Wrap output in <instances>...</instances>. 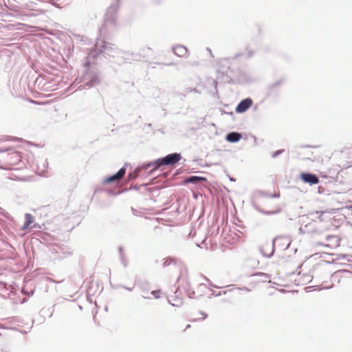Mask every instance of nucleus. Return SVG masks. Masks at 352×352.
I'll return each mask as SVG.
<instances>
[{"instance_id": "nucleus-40", "label": "nucleus", "mask_w": 352, "mask_h": 352, "mask_svg": "<svg viewBox=\"0 0 352 352\" xmlns=\"http://www.w3.org/2000/svg\"><path fill=\"white\" fill-rule=\"evenodd\" d=\"M118 253H119V256H124V254L123 252L124 251V248L122 246H119L118 248Z\"/></svg>"}, {"instance_id": "nucleus-24", "label": "nucleus", "mask_w": 352, "mask_h": 352, "mask_svg": "<svg viewBox=\"0 0 352 352\" xmlns=\"http://www.w3.org/2000/svg\"><path fill=\"white\" fill-rule=\"evenodd\" d=\"M253 207L258 212H260L263 214H265V215H273V214H278L281 212V208H278L276 210H265L262 209L261 208H260L259 206H258L255 204H253Z\"/></svg>"}, {"instance_id": "nucleus-53", "label": "nucleus", "mask_w": 352, "mask_h": 352, "mask_svg": "<svg viewBox=\"0 0 352 352\" xmlns=\"http://www.w3.org/2000/svg\"><path fill=\"white\" fill-rule=\"evenodd\" d=\"M261 107L260 106V104H256L254 106V109L253 110H256L257 109H259Z\"/></svg>"}, {"instance_id": "nucleus-44", "label": "nucleus", "mask_w": 352, "mask_h": 352, "mask_svg": "<svg viewBox=\"0 0 352 352\" xmlns=\"http://www.w3.org/2000/svg\"><path fill=\"white\" fill-rule=\"evenodd\" d=\"M10 140H11L23 141L22 138H16V137H11Z\"/></svg>"}, {"instance_id": "nucleus-29", "label": "nucleus", "mask_w": 352, "mask_h": 352, "mask_svg": "<svg viewBox=\"0 0 352 352\" xmlns=\"http://www.w3.org/2000/svg\"><path fill=\"white\" fill-rule=\"evenodd\" d=\"M173 300V302H172L170 299H168V303L170 304L173 307H179L183 305V299L181 298L175 296Z\"/></svg>"}, {"instance_id": "nucleus-28", "label": "nucleus", "mask_w": 352, "mask_h": 352, "mask_svg": "<svg viewBox=\"0 0 352 352\" xmlns=\"http://www.w3.org/2000/svg\"><path fill=\"white\" fill-rule=\"evenodd\" d=\"M177 261H178V259L175 257L168 256L163 259V267H166L169 266L171 264L176 265L177 263Z\"/></svg>"}, {"instance_id": "nucleus-30", "label": "nucleus", "mask_w": 352, "mask_h": 352, "mask_svg": "<svg viewBox=\"0 0 352 352\" xmlns=\"http://www.w3.org/2000/svg\"><path fill=\"white\" fill-rule=\"evenodd\" d=\"M254 54V52L252 50H249L247 53H238L234 56V58L239 57H244L245 58H250Z\"/></svg>"}, {"instance_id": "nucleus-62", "label": "nucleus", "mask_w": 352, "mask_h": 352, "mask_svg": "<svg viewBox=\"0 0 352 352\" xmlns=\"http://www.w3.org/2000/svg\"><path fill=\"white\" fill-rule=\"evenodd\" d=\"M189 328H190V324H187L186 327V329H189Z\"/></svg>"}, {"instance_id": "nucleus-48", "label": "nucleus", "mask_w": 352, "mask_h": 352, "mask_svg": "<svg viewBox=\"0 0 352 352\" xmlns=\"http://www.w3.org/2000/svg\"><path fill=\"white\" fill-rule=\"evenodd\" d=\"M335 237H336V236H333V235H327V236H326V240H327V241H330V239H333V238H335Z\"/></svg>"}, {"instance_id": "nucleus-12", "label": "nucleus", "mask_w": 352, "mask_h": 352, "mask_svg": "<svg viewBox=\"0 0 352 352\" xmlns=\"http://www.w3.org/2000/svg\"><path fill=\"white\" fill-rule=\"evenodd\" d=\"M252 105L253 100L248 97L241 100L234 107V110H248Z\"/></svg>"}, {"instance_id": "nucleus-23", "label": "nucleus", "mask_w": 352, "mask_h": 352, "mask_svg": "<svg viewBox=\"0 0 352 352\" xmlns=\"http://www.w3.org/2000/svg\"><path fill=\"white\" fill-rule=\"evenodd\" d=\"M116 1H117L116 4L112 5L107 8V14H106L107 16L108 15L109 16V19L111 21H114L113 14L116 12V11L119 8V2L120 0H116Z\"/></svg>"}, {"instance_id": "nucleus-43", "label": "nucleus", "mask_w": 352, "mask_h": 352, "mask_svg": "<svg viewBox=\"0 0 352 352\" xmlns=\"http://www.w3.org/2000/svg\"><path fill=\"white\" fill-rule=\"evenodd\" d=\"M155 64H157V65H163V63H155ZM175 63H165L164 64V65H167V66H170V65H174Z\"/></svg>"}, {"instance_id": "nucleus-45", "label": "nucleus", "mask_w": 352, "mask_h": 352, "mask_svg": "<svg viewBox=\"0 0 352 352\" xmlns=\"http://www.w3.org/2000/svg\"><path fill=\"white\" fill-rule=\"evenodd\" d=\"M124 285H114V286H113V285H111V287H113V288H115V289H118V288H124Z\"/></svg>"}, {"instance_id": "nucleus-1", "label": "nucleus", "mask_w": 352, "mask_h": 352, "mask_svg": "<svg viewBox=\"0 0 352 352\" xmlns=\"http://www.w3.org/2000/svg\"><path fill=\"white\" fill-rule=\"evenodd\" d=\"M120 50L116 47L113 44L105 41H98L94 47L87 53V58L94 60L100 55H102L104 58L110 60L117 53H120Z\"/></svg>"}, {"instance_id": "nucleus-57", "label": "nucleus", "mask_w": 352, "mask_h": 352, "mask_svg": "<svg viewBox=\"0 0 352 352\" xmlns=\"http://www.w3.org/2000/svg\"><path fill=\"white\" fill-rule=\"evenodd\" d=\"M34 289H31V291L30 292V293L28 294L29 296H32L34 294Z\"/></svg>"}, {"instance_id": "nucleus-13", "label": "nucleus", "mask_w": 352, "mask_h": 352, "mask_svg": "<svg viewBox=\"0 0 352 352\" xmlns=\"http://www.w3.org/2000/svg\"><path fill=\"white\" fill-rule=\"evenodd\" d=\"M243 138L242 133L238 131H231L226 135L225 140L230 143H237Z\"/></svg>"}, {"instance_id": "nucleus-49", "label": "nucleus", "mask_w": 352, "mask_h": 352, "mask_svg": "<svg viewBox=\"0 0 352 352\" xmlns=\"http://www.w3.org/2000/svg\"><path fill=\"white\" fill-rule=\"evenodd\" d=\"M223 107H224L232 108L233 107V104L232 103H230V104H223Z\"/></svg>"}, {"instance_id": "nucleus-35", "label": "nucleus", "mask_w": 352, "mask_h": 352, "mask_svg": "<svg viewBox=\"0 0 352 352\" xmlns=\"http://www.w3.org/2000/svg\"><path fill=\"white\" fill-rule=\"evenodd\" d=\"M211 292H212V296H220L222 294H226L228 291L226 290V291H223V292H217L216 291L212 289Z\"/></svg>"}, {"instance_id": "nucleus-14", "label": "nucleus", "mask_w": 352, "mask_h": 352, "mask_svg": "<svg viewBox=\"0 0 352 352\" xmlns=\"http://www.w3.org/2000/svg\"><path fill=\"white\" fill-rule=\"evenodd\" d=\"M230 67L226 71H218L217 79L222 80L224 83L234 84L233 78L228 74Z\"/></svg>"}, {"instance_id": "nucleus-50", "label": "nucleus", "mask_w": 352, "mask_h": 352, "mask_svg": "<svg viewBox=\"0 0 352 352\" xmlns=\"http://www.w3.org/2000/svg\"><path fill=\"white\" fill-rule=\"evenodd\" d=\"M131 211H132V212H133V214L134 215H135V216H137V215H138V214H137V213H138V211H137L135 208H133V207H131Z\"/></svg>"}, {"instance_id": "nucleus-64", "label": "nucleus", "mask_w": 352, "mask_h": 352, "mask_svg": "<svg viewBox=\"0 0 352 352\" xmlns=\"http://www.w3.org/2000/svg\"><path fill=\"white\" fill-rule=\"evenodd\" d=\"M320 188H321V187L320 186V187L318 188V192H319V193H321V190H320Z\"/></svg>"}, {"instance_id": "nucleus-47", "label": "nucleus", "mask_w": 352, "mask_h": 352, "mask_svg": "<svg viewBox=\"0 0 352 352\" xmlns=\"http://www.w3.org/2000/svg\"><path fill=\"white\" fill-rule=\"evenodd\" d=\"M87 300L88 302H89L90 303H92L93 300H92V297L91 295H88L87 296Z\"/></svg>"}, {"instance_id": "nucleus-2", "label": "nucleus", "mask_w": 352, "mask_h": 352, "mask_svg": "<svg viewBox=\"0 0 352 352\" xmlns=\"http://www.w3.org/2000/svg\"><path fill=\"white\" fill-rule=\"evenodd\" d=\"M91 60L86 58V61L84 63L85 72L82 76L84 85L78 87V89L79 90L85 88L89 89L101 82L102 73L96 67L91 66Z\"/></svg>"}, {"instance_id": "nucleus-54", "label": "nucleus", "mask_w": 352, "mask_h": 352, "mask_svg": "<svg viewBox=\"0 0 352 352\" xmlns=\"http://www.w3.org/2000/svg\"><path fill=\"white\" fill-rule=\"evenodd\" d=\"M124 289L129 291V292H132L133 291V287H126V286H124Z\"/></svg>"}, {"instance_id": "nucleus-22", "label": "nucleus", "mask_w": 352, "mask_h": 352, "mask_svg": "<svg viewBox=\"0 0 352 352\" xmlns=\"http://www.w3.org/2000/svg\"><path fill=\"white\" fill-rule=\"evenodd\" d=\"M196 124L197 128H201L207 126H215L213 122H210L208 120V116H205L204 117L197 118L196 120Z\"/></svg>"}, {"instance_id": "nucleus-56", "label": "nucleus", "mask_w": 352, "mask_h": 352, "mask_svg": "<svg viewBox=\"0 0 352 352\" xmlns=\"http://www.w3.org/2000/svg\"><path fill=\"white\" fill-rule=\"evenodd\" d=\"M132 189H134V190H138L139 189V186H131L129 188V190H132Z\"/></svg>"}, {"instance_id": "nucleus-19", "label": "nucleus", "mask_w": 352, "mask_h": 352, "mask_svg": "<svg viewBox=\"0 0 352 352\" xmlns=\"http://www.w3.org/2000/svg\"><path fill=\"white\" fill-rule=\"evenodd\" d=\"M173 52L179 57H184L188 54V49L184 45H177L172 47Z\"/></svg>"}, {"instance_id": "nucleus-15", "label": "nucleus", "mask_w": 352, "mask_h": 352, "mask_svg": "<svg viewBox=\"0 0 352 352\" xmlns=\"http://www.w3.org/2000/svg\"><path fill=\"white\" fill-rule=\"evenodd\" d=\"M126 57L124 52L120 50V53H117L109 61L118 65H122V64L127 63Z\"/></svg>"}, {"instance_id": "nucleus-16", "label": "nucleus", "mask_w": 352, "mask_h": 352, "mask_svg": "<svg viewBox=\"0 0 352 352\" xmlns=\"http://www.w3.org/2000/svg\"><path fill=\"white\" fill-rule=\"evenodd\" d=\"M127 63H131V61H141L144 58V56L142 55L141 53H135L133 52H124Z\"/></svg>"}, {"instance_id": "nucleus-33", "label": "nucleus", "mask_w": 352, "mask_h": 352, "mask_svg": "<svg viewBox=\"0 0 352 352\" xmlns=\"http://www.w3.org/2000/svg\"><path fill=\"white\" fill-rule=\"evenodd\" d=\"M119 257H120V261L122 263V264L123 265V266L125 268L127 267L129 263H128V261H127V259H126L125 255H124V256L121 255V256H119Z\"/></svg>"}, {"instance_id": "nucleus-25", "label": "nucleus", "mask_w": 352, "mask_h": 352, "mask_svg": "<svg viewBox=\"0 0 352 352\" xmlns=\"http://www.w3.org/2000/svg\"><path fill=\"white\" fill-rule=\"evenodd\" d=\"M145 173L143 170H138V166L135 168L133 172L129 173L127 179L129 181H134L137 177Z\"/></svg>"}, {"instance_id": "nucleus-21", "label": "nucleus", "mask_w": 352, "mask_h": 352, "mask_svg": "<svg viewBox=\"0 0 352 352\" xmlns=\"http://www.w3.org/2000/svg\"><path fill=\"white\" fill-rule=\"evenodd\" d=\"M52 118L55 123L65 121L67 117V113L65 111H52Z\"/></svg>"}, {"instance_id": "nucleus-9", "label": "nucleus", "mask_w": 352, "mask_h": 352, "mask_svg": "<svg viewBox=\"0 0 352 352\" xmlns=\"http://www.w3.org/2000/svg\"><path fill=\"white\" fill-rule=\"evenodd\" d=\"M164 163L166 166H175L183 159L180 153H172L163 157Z\"/></svg>"}, {"instance_id": "nucleus-42", "label": "nucleus", "mask_w": 352, "mask_h": 352, "mask_svg": "<svg viewBox=\"0 0 352 352\" xmlns=\"http://www.w3.org/2000/svg\"><path fill=\"white\" fill-rule=\"evenodd\" d=\"M108 192H109V195H119V194H120V193H121V192H114V191H113V190H108Z\"/></svg>"}, {"instance_id": "nucleus-36", "label": "nucleus", "mask_w": 352, "mask_h": 352, "mask_svg": "<svg viewBox=\"0 0 352 352\" xmlns=\"http://www.w3.org/2000/svg\"><path fill=\"white\" fill-rule=\"evenodd\" d=\"M160 289L153 290L151 292V294L154 296L155 298L158 299L160 298Z\"/></svg>"}, {"instance_id": "nucleus-10", "label": "nucleus", "mask_w": 352, "mask_h": 352, "mask_svg": "<svg viewBox=\"0 0 352 352\" xmlns=\"http://www.w3.org/2000/svg\"><path fill=\"white\" fill-rule=\"evenodd\" d=\"M201 92L198 91L196 88L192 89L188 87L184 89V91L182 93L178 94V97L181 100H183L184 98H188V99H197L199 98Z\"/></svg>"}, {"instance_id": "nucleus-5", "label": "nucleus", "mask_w": 352, "mask_h": 352, "mask_svg": "<svg viewBox=\"0 0 352 352\" xmlns=\"http://www.w3.org/2000/svg\"><path fill=\"white\" fill-rule=\"evenodd\" d=\"M165 166H166L164 163V159L162 157L153 161L146 162L138 165V170H143L147 175L150 176L153 175L155 170L163 168Z\"/></svg>"}, {"instance_id": "nucleus-59", "label": "nucleus", "mask_w": 352, "mask_h": 352, "mask_svg": "<svg viewBox=\"0 0 352 352\" xmlns=\"http://www.w3.org/2000/svg\"><path fill=\"white\" fill-rule=\"evenodd\" d=\"M142 298H145V299H151V298L150 296H144V295H142Z\"/></svg>"}, {"instance_id": "nucleus-6", "label": "nucleus", "mask_w": 352, "mask_h": 352, "mask_svg": "<svg viewBox=\"0 0 352 352\" xmlns=\"http://www.w3.org/2000/svg\"><path fill=\"white\" fill-rule=\"evenodd\" d=\"M0 153H8L7 160H9L10 164H17L21 161V153L14 151L12 147L0 148Z\"/></svg>"}, {"instance_id": "nucleus-31", "label": "nucleus", "mask_w": 352, "mask_h": 352, "mask_svg": "<svg viewBox=\"0 0 352 352\" xmlns=\"http://www.w3.org/2000/svg\"><path fill=\"white\" fill-rule=\"evenodd\" d=\"M285 151V149H279V150H277L276 151H273L272 153H271V157L272 158H276L277 157H278L279 155H280L281 154H283L284 152Z\"/></svg>"}, {"instance_id": "nucleus-20", "label": "nucleus", "mask_w": 352, "mask_h": 352, "mask_svg": "<svg viewBox=\"0 0 352 352\" xmlns=\"http://www.w3.org/2000/svg\"><path fill=\"white\" fill-rule=\"evenodd\" d=\"M135 286L139 288L142 292L147 293L151 289V285L147 280L140 279L135 283Z\"/></svg>"}, {"instance_id": "nucleus-7", "label": "nucleus", "mask_w": 352, "mask_h": 352, "mask_svg": "<svg viewBox=\"0 0 352 352\" xmlns=\"http://www.w3.org/2000/svg\"><path fill=\"white\" fill-rule=\"evenodd\" d=\"M300 179L305 184L310 186L318 184L320 182L319 177L314 173L310 172H302L300 174Z\"/></svg>"}, {"instance_id": "nucleus-32", "label": "nucleus", "mask_w": 352, "mask_h": 352, "mask_svg": "<svg viewBox=\"0 0 352 352\" xmlns=\"http://www.w3.org/2000/svg\"><path fill=\"white\" fill-rule=\"evenodd\" d=\"M212 85L214 87V91L211 94H212V96H218V91H217V81L216 80H212Z\"/></svg>"}, {"instance_id": "nucleus-34", "label": "nucleus", "mask_w": 352, "mask_h": 352, "mask_svg": "<svg viewBox=\"0 0 352 352\" xmlns=\"http://www.w3.org/2000/svg\"><path fill=\"white\" fill-rule=\"evenodd\" d=\"M258 196L260 197H269V195H270V193L266 192V191H263V190H258L256 191V192Z\"/></svg>"}, {"instance_id": "nucleus-52", "label": "nucleus", "mask_w": 352, "mask_h": 352, "mask_svg": "<svg viewBox=\"0 0 352 352\" xmlns=\"http://www.w3.org/2000/svg\"><path fill=\"white\" fill-rule=\"evenodd\" d=\"M259 275L260 276H264L267 277V278H269L270 276L269 274L263 273V272H260Z\"/></svg>"}, {"instance_id": "nucleus-39", "label": "nucleus", "mask_w": 352, "mask_h": 352, "mask_svg": "<svg viewBox=\"0 0 352 352\" xmlns=\"http://www.w3.org/2000/svg\"><path fill=\"white\" fill-rule=\"evenodd\" d=\"M222 114H227L232 117V120L234 121L235 120L234 116V111H221Z\"/></svg>"}, {"instance_id": "nucleus-4", "label": "nucleus", "mask_w": 352, "mask_h": 352, "mask_svg": "<svg viewBox=\"0 0 352 352\" xmlns=\"http://www.w3.org/2000/svg\"><path fill=\"white\" fill-rule=\"evenodd\" d=\"M291 242L290 239L286 235L277 236L272 240V251L270 254H265L263 250H261V251L264 256L271 258L274 254L276 246H277L280 250H286L289 248Z\"/></svg>"}, {"instance_id": "nucleus-41", "label": "nucleus", "mask_w": 352, "mask_h": 352, "mask_svg": "<svg viewBox=\"0 0 352 352\" xmlns=\"http://www.w3.org/2000/svg\"><path fill=\"white\" fill-rule=\"evenodd\" d=\"M280 197V192H274L269 195V198H278Z\"/></svg>"}, {"instance_id": "nucleus-58", "label": "nucleus", "mask_w": 352, "mask_h": 352, "mask_svg": "<svg viewBox=\"0 0 352 352\" xmlns=\"http://www.w3.org/2000/svg\"><path fill=\"white\" fill-rule=\"evenodd\" d=\"M228 177H229V179L232 182H235V179H234L233 177H232L230 175H228Z\"/></svg>"}, {"instance_id": "nucleus-38", "label": "nucleus", "mask_w": 352, "mask_h": 352, "mask_svg": "<svg viewBox=\"0 0 352 352\" xmlns=\"http://www.w3.org/2000/svg\"><path fill=\"white\" fill-rule=\"evenodd\" d=\"M49 237H50V235L47 234V233H43V234H41V238L44 241H47Z\"/></svg>"}, {"instance_id": "nucleus-55", "label": "nucleus", "mask_w": 352, "mask_h": 352, "mask_svg": "<svg viewBox=\"0 0 352 352\" xmlns=\"http://www.w3.org/2000/svg\"><path fill=\"white\" fill-rule=\"evenodd\" d=\"M349 255H346V254H340L339 255V257L340 258H346V257H348Z\"/></svg>"}, {"instance_id": "nucleus-37", "label": "nucleus", "mask_w": 352, "mask_h": 352, "mask_svg": "<svg viewBox=\"0 0 352 352\" xmlns=\"http://www.w3.org/2000/svg\"><path fill=\"white\" fill-rule=\"evenodd\" d=\"M186 294L189 298H195V292L194 290H186Z\"/></svg>"}, {"instance_id": "nucleus-17", "label": "nucleus", "mask_w": 352, "mask_h": 352, "mask_svg": "<svg viewBox=\"0 0 352 352\" xmlns=\"http://www.w3.org/2000/svg\"><path fill=\"white\" fill-rule=\"evenodd\" d=\"M200 182H207V179L205 177L191 175L186 177L183 181V184L186 185L188 184H197Z\"/></svg>"}, {"instance_id": "nucleus-63", "label": "nucleus", "mask_w": 352, "mask_h": 352, "mask_svg": "<svg viewBox=\"0 0 352 352\" xmlns=\"http://www.w3.org/2000/svg\"><path fill=\"white\" fill-rule=\"evenodd\" d=\"M235 112H236V113H244L245 111H235Z\"/></svg>"}, {"instance_id": "nucleus-60", "label": "nucleus", "mask_w": 352, "mask_h": 352, "mask_svg": "<svg viewBox=\"0 0 352 352\" xmlns=\"http://www.w3.org/2000/svg\"><path fill=\"white\" fill-rule=\"evenodd\" d=\"M333 285H331V286H329V287H324V289H329L332 288V287H333Z\"/></svg>"}, {"instance_id": "nucleus-27", "label": "nucleus", "mask_w": 352, "mask_h": 352, "mask_svg": "<svg viewBox=\"0 0 352 352\" xmlns=\"http://www.w3.org/2000/svg\"><path fill=\"white\" fill-rule=\"evenodd\" d=\"M327 212H329V211L327 210H316V211H314V212H311L309 214V215L310 216H316V218L318 219L320 222H322L324 219L323 218V216L324 214H326Z\"/></svg>"}, {"instance_id": "nucleus-26", "label": "nucleus", "mask_w": 352, "mask_h": 352, "mask_svg": "<svg viewBox=\"0 0 352 352\" xmlns=\"http://www.w3.org/2000/svg\"><path fill=\"white\" fill-rule=\"evenodd\" d=\"M34 217L30 213L25 214V222L22 226L23 230L29 229L30 225L33 223Z\"/></svg>"}, {"instance_id": "nucleus-18", "label": "nucleus", "mask_w": 352, "mask_h": 352, "mask_svg": "<svg viewBox=\"0 0 352 352\" xmlns=\"http://www.w3.org/2000/svg\"><path fill=\"white\" fill-rule=\"evenodd\" d=\"M283 80H278L276 81L275 82L270 85L268 87V91L267 94L269 96H276L278 94L280 87L283 84Z\"/></svg>"}, {"instance_id": "nucleus-51", "label": "nucleus", "mask_w": 352, "mask_h": 352, "mask_svg": "<svg viewBox=\"0 0 352 352\" xmlns=\"http://www.w3.org/2000/svg\"><path fill=\"white\" fill-rule=\"evenodd\" d=\"M200 314L204 316V318L203 319H206L208 317V314L204 312V311H200Z\"/></svg>"}, {"instance_id": "nucleus-8", "label": "nucleus", "mask_w": 352, "mask_h": 352, "mask_svg": "<svg viewBox=\"0 0 352 352\" xmlns=\"http://www.w3.org/2000/svg\"><path fill=\"white\" fill-rule=\"evenodd\" d=\"M129 165V164L125 163L124 166L120 168L116 173L105 177L103 180V183L104 184H109L122 177L126 174V167Z\"/></svg>"}, {"instance_id": "nucleus-11", "label": "nucleus", "mask_w": 352, "mask_h": 352, "mask_svg": "<svg viewBox=\"0 0 352 352\" xmlns=\"http://www.w3.org/2000/svg\"><path fill=\"white\" fill-rule=\"evenodd\" d=\"M256 79L247 72L239 71L236 82L240 84H248L254 82Z\"/></svg>"}, {"instance_id": "nucleus-3", "label": "nucleus", "mask_w": 352, "mask_h": 352, "mask_svg": "<svg viewBox=\"0 0 352 352\" xmlns=\"http://www.w3.org/2000/svg\"><path fill=\"white\" fill-rule=\"evenodd\" d=\"M34 89L40 91H50L55 90L57 87L56 82L53 78L46 76H38L34 82Z\"/></svg>"}, {"instance_id": "nucleus-46", "label": "nucleus", "mask_w": 352, "mask_h": 352, "mask_svg": "<svg viewBox=\"0 0 352 352\" xmlns=\"http://www.w3.org/2000/svg\"><path fill=\"white\" fill-rule=\"evenodd\" d=\"M206 279H207V280H208V282H210V285L211 287H214V288H221L220 287L217 286V285H214L212 283H211V282L210 281V280H209V279H208V278H206Z\"/></svg>"}, {"instance_id": "nucleus-61", "label": "nucleus", "mask_w": 352, "mask_h": 352, "mask_svg": "<svg viewBox=\"0 0 352 352\" xmlns=\"http://www.w3.org/2000/svg\"><path fill=\"white\" fill-rule=\"evenodd\" d=\"M207 50L208 51V52L210 53V54H212V51L209 47L207 48Z\"/></svg>"}]
</instances>
